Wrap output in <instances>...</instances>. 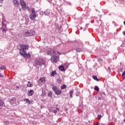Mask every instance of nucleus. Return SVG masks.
I'll list each match as a JSON object with an SVG mask.
<instances>
[{
    "label": "nucleus",
    "instance_id": "nucleus-9",
    "mask_svg": "<svg viewBox=\"0 0 125 125\" xmlns=\"http://www.w3.org/2000/svg\"><path fill=\"white\" fill-rule=\"evenodd\" d=\"M47 55H56L57 54V52L55 51V50L51 49L50 51H48L47 52Z\"/></svg>",
    "mask_w": 125,
    "mask_h": 125
},
{
    "label": "nucleus",
    "instance_id": "nucleus-21",
    "mask_svg": "<svg viewBox=\"0 0 125 125\" xmlns=\"http://www.w3.org/2000/svg\"><path fill=\"white\" fill-rule=\"evenodd\" d=\"M76 51H77V52H81V51H83V49L78 48L76 49Z\"/></svg>",
    "mask_w": 125,
    "mask_h": 125
},
{
    "label": "nucleus",
    "instance_id": "nucleus-7",
    "mask_svg": "<svg viewBox=\"0 0 125 125\" xmlns=\"http://www.w3.org/2000/svg\"><path fill=\"white\" fill-rule=\"evenodd\" d=\"M20 2L21 6L22 9H23V10H26L27 8V5H26L25 1H24V0H20Z\"/></svg>",
    "mask_w": 125,
    "mask_h": 125
},
{
    "label": "nucleus",
    "instance_id": "nucleus-31",
    "mask_svg": "<svg viewBox=\"0 0 125 125\" xmlns=\"http://www.w3.org/2000/svg\"><path fill=\"white\" fill-rule=\"evenodd\" d=\"M29 99H23V101H25V102H26V103H29Z\"/></svg>",
    "mask_w": 125,
    "mask_h": 125
},
{
    "label": "nucleus",
    "instance_id": "nucleus-19",
    "mask_svg": "<svg viewBox=\"0 0 125 125\" xmlns=\"http://www.w3.org/2000/svg\"><path fill=\"white\" fill-rule=\"evenodd\" d=\"M2 25L4 27H6V21H2Z\"/></svg>",
    "mask_w": 125,
    "mask_h": 125
},
{
    "label": "nucleus",
    "instance_id": "nucleus-42",
    "mask_svg": "<svg viewBox=\"0 0 125 125\" xmlns=\"http://www.w3.org/2000/svg\"><path fill=\"white\" fill-rule=\"evenodd\" d=\"M57 53H58V54L61 55V54L59 52H57Z\"/></svg>",
    "mask_w": 125,
    "mask_h": 125
},
{
    "label": "nucleus",
    "instance_id": "nucleus-12",
    "mask_svg": "<svg viewBox=\"0 0 125 125\" xmlns=\"http://www.w3.org/2000/svg\"><path fill=\"white\" fill-rule=\"evenodd\" d=\"M16 102V100L15 99V98H13L10 100V103L11 104H15V103Z\"/></svg>",
    "mask_w": 125,
    "mask_h": 125
},
{
    "label": "nucleus",
    "instance_id": "nucleus-22",
    "mask_svg": "<svg viewBox=\"0 0 125 125\" xmlns=\"http://www.w3.org/2000/svg\"><path fill=\"white\" fill-rule=\"evenodd\" d=\"M59 69L60 71H64V66L61 65L59 66Z\"/></svg>",
    "mask_w": 125,
    "mask_h": 125
},
{
    "label": "nucleus",
    "instance_id": "nucleus-46",
    "mask_svg": "<svg viewBox=\"0 0 125 125\" xmlns=\"http://www.w3.org/2000/svg\"><path fill=\"white\" fill-rule=\"evenodd\" d=\"M124 122H125V119L124 120Z\"/></svg>",
    "mask_w": 125,
    "mask_h": 125
},
{
    "label": "nucleus",
    "instance_id": "nucleus-23",
    "mask_svg": "<svg viewBox=\"0 0 125 125\" xmlns=\"http://www.w3.org/2000/svg\"><path fill=\"white\" fill-rule=\"evenodd\" d=\"M57 82L58 83H61L62 82V80H61V79L60 78H59L57 79Z\"/></svg>",
    "mask_w": 125,
    "mask_h": 125
},
{
    "label": "nucleus",
    "instance_id": "nucleus-17",
    "mask_svg": "<svg viewBox=\"0 0 125 125\" xmlns=\"http://www.w3.org/2000/svg\"><path fill=\"white\" fill-rule=\"evenodd\" d=\"M49 14H50L49 10H46L44 13V15H46V16H48V15H49Z\"/></svg>",
    "mask_w": 125,
    "mask_h": 125
},
{
    "label": "nucleus",
    "instance_id": "nucleus-25",
    "mask_svg": "<svg viewBox=\"0 0 125 125\" xmlns=\"http://www.w3.org/2000/svg\"><path fill=\"white\" fill-rule=\"evenodd\" d=\"M48 96H49V97H52V93H51V92H49L48 93Z\"/></svg>",
    "mask_w": 125,
    "mask_h": 125
},
{
    "label": "nucleus",
    "instance_id": "nucleus-38",
    "mask_svg": "<svg viewBox=\"0 0 125 125\" xmlns=\"http://www.w3.org/2000/svg\"><path fill=\"white\" fill-rule=\"evenodd\" d=\"M3 32H5L6 30H5V28H3Z\"/></svg>",
    "mask_w": 125,
    "mask_h": 125
},
{
    "label": "nucleus",
    "instance_id": "nucleus-32",
    "mask_svg": "<svg viewBox=\"0 0 125 125\" xmlns=\"http://www.w3.org/2000/svg\"><path fill=\"white\" fill-rule=\"evenodd\" d=\"M102 118V116L101 115H98V120H101Z\"/></svg>",
    "mask_w": 125,
    "mask_h": 125
},
{
    "label": "nucleus",
    "instance_id": "nucleus-34",
    "mask_svg": "<svg viewBox=\"0 0 125 125\" xmlns=\"http://www.w3.org/2000/svg\"><path fill=\"white\" fill-rule=\"evenodd\" d=\"M107 71L108 72H111V68L110 67H108Z\"/></svg>",
    "mask_w": 125,
    "mask_h": 125
},
{
    "label": "nucleus",
    "instance_id": "nucleus-39",
    "mask_svg": "<svg viewBox=\"0 0 125 125\" xmlns=\"http://www.w3.org/2000/svg\"><path fill=\"white\" fill-rule=\"evenodd\" d=\"M100 123L99 122H97L96 125H100Z\"/></svg>",
    "mask_w": 125,
    "mask_h": 125
},
{
    "label": "nucleus",
    "instance_id": "nucleus-35",
    "mask_svg": "<svg viewBox=\"0 0 125 125\" xmlns=\"http://www.w3.org/2000/svg\"><path fill=\"white\" fill-rule=\"evenodd\" d=\"M76 95V96H79V95H80V93H79V92H77Z\"/></svg>",
    "mask_w": 125,
    "mask_h": 125
},
{
    "label": "nucleus",
    "instance_id": "nucleus-27",
    "mask_svg": "<svg viewBox=\"0 0 125 125\" xmlns=\"http://www.w3.org/2000/svg\"><path fill=\"white\" fill-rule=\"evenodd\" d=\"M94 89H95V90H96L97 91H99V88L97 86L95 87Z\"/></svg>",
    "mask_w": 125,
    "mask_h": 125
},
{
    "label": "nucleus",
    "instance_id": "nucleus-8",
    "mask_svg": "<svg viewBox=\"0 0 125 125\" xmlns=\"http://www.w3.org/2000/svg\"><path fill=\"white\" fill-rule=\"evenodd\" d=\"M51 60L53 62L57 63L59 61V57L53 56L51 58Z\"/></svg>",
    "mask_w": 125,
    "mask_h": 125
},
{
    "label": "nucleus",
    "instance_id": "nucleus-16",
    "mask_svg": "<svg viewBox=\"0 0 125 125\" xmlns=\"http://www.w3.org/2000/svg\"><path fill=\"white\" fill-rule=\"evenodd\" d=\"M73 93H74V91L73 90H70L69 92V96L70 98H72V97H73Z\"/></svg>",
    "mask_w": 125,
    "mask_h": 125
},
{
    "label": "nucleus",
    "instance_id": "nucleus-6",
    "mask_svg": "<svg viewBox=\"0 0 125 125\" xmlns=\"http://www.w3.org/2000/svg\"><path fill=\"white\" fill-rule=\"evenodd\" d=\"M44 83H45V78L41 77L38 80V85L41 86L42 85V84H44Z\"/></svg>",
    "mask_w": 125,
    "mask_h": 125
},
{
    "label": "nucleus",
    "instance_id": "nucleus-40",
    "mask_svg": "<svg viewBox=\"0 0 125 125\" xmlns=\"http://www.w3.org/2000/svg\"><path fill=\"white\" fill-rule=\"evenodd\" d=\"M2 77H3V76L1 75V74H0V78H2Z\"/></svg>",
    "mask_w": 125,
    "mask_h": 125
},
{
    "label": "nucleus",
    "instance_id": "nucleus-44",
    "mask_svg": "<svg viewBox=\"0 0 125 125\" xmlns=\"http://www.w3.org/2000/svg\"><path fill=\"white\" fill-rule=\"evenodd\" d=\"M124 24H125V22L124 21Z\"/></svg>",
    "mask_w": 125,
    "mask_h": 125
},
{
    "label": "nucleus",
    "instance_id": "nucleus-36",
    "mask_svg": "<svg viewBox=\"0 0 125 125\" xmlns=\"http://www.w3.org/2000/svg\"><path fill=\"white\" fill-rule=\"evenodd\" d=\"M3 2V0H0V3L1 4Z\"/></svg>",
    "mask_w": 125,
    "mask_h": 125
},
{
    "label": "nucleus",
    "instance_id": "nucleus-41",
    "mask_svg": "<svg viewBox=\"0 0 125 125\" xmlns=\"http://www.w3.org/2000/svg\"><path fill=\"white\" fill-rule=\"evenodd\" d=\"M123 33V35H124V36H125V31H124Z\"/></svg>",
    "mask_w": 125,
    "mask_h": 125
},
{
    "label": "nucleus",
    "instance_id": "nucleus-29",
    "mask_svg": "<svg viewBox=\"0 0 125 125\" xmlns=\"http://www.w3.org/2000/svg\"><path fill=\"white\" fill-rule=\"evenodd\" d=\"M57 111H59L58 108H56L55 109L53 110L54 113H57Z\"/></svg>",
    "mask_w": 125,
    "mask_h": 125
},
{
    "label": "nucleus",
    "instance_id": "nucleus-37",
    "mask_svg": "<svg viewBox=\"0 0 125 125\" xmlns=\"http://www.w3.org/2000/svg\"><path fill=\"white\" fill-rule=\"evenodd\" d=\"M41 15H42L43 14V12H40Z\"/></svg>",
    "mask_w": 125,
    "mask_h": 125
},
{
    "label": "nucleus",
    "instance_id": "nucleus-15",
    "mask_svg": "<svg viewBox=\"0 0 125 125\" xmlns=\"http://www.w3.org/2000/svg\"><path fill=\"white\" fill-rule=\"evenodd\" d=\"M42 96H45L46 95V92H45V90L42 89Z\"/></svg>",
    "mask_w": 125,
    "mask_h": 125
},
{
    "label": "nucleus",
    "instance_id": "nucleus-45",
    "mask_svg": "<svg viewBox=\"0 0 125 125\" xmlns=\"http://www.w3.org/2000/svg\"><path fill=\"white\" fill-rule=\"evenodd\" d=\"M0 6H1V5H0Z\"/></svg>",
    "mask_w": 125,
    "mask_h": 125
},
{
    "label": "nucleus",
    "instance_id": "nucleus-26",
    "mask_svg": "<svg viewBox=\"0 0 125 125\" xmlns=\"http://www.w3.org/2000/svg\"><path fill=\"white\" fill-rule=\"evenodd\" d=\"M66 88V85L63 84L61 86V89H65Z\"/></svg>",
    "mask_w": 125,
    "mask_h": 125
},
{
    "label": "nucleus",
    "instance_id": "nucleus-2",
    "mask_svg": "<svg viewBox=\"0 0 125 125\" xmlns=\"http://www.w3.org/2000/svg\"><path fill=\"white\" fill-rule=\"evenodd\" d=\"M38 65L40 66H42V65H45V61L42 58L37 57L34 63V65L38 66Z\"/></svg>",
    "mask_w": 125,
    "mask_h": 125
},
{
    "label": "nucleus",
    "instance_id": "nucleus-10",
    "mask_svg": "<svg viewBox=\"0 0 125 125\" xmlns=\"http://www.w3.org/2000/svg\"><path fill=\"white\" fill-rule=\"evenodd\" d=\"M27 94L29 96H32L34 94V90H30L28 91Z\"/></svg>",
    "mask_w": 125,
    "mask_h": 125
},
{
    "label": "nucleus",
    "instance_id": "nucleus-30",
    "mask_svg": "<svg viewBox=\"0 0 125 125\" xmlns=\"http://www.w3.org/2000/svg\"><path fill=\"white\" fill-rule=\"evenodd\" d=\"M0 69H2V70H4V69H6V67L5 65H2L1 66Z\"/></svg>",
    "mask_w": 125,
    "mask_h": 125
},
{
    "label": "nucleus",
    "instance_id": "nucleus-1",
    "mask_svg": "<svg viewBox=\"0 0 125 125\" xmlns=\"http://www.w3.org/2000/svg\"><path fill=\"white\" fill-rule=\"evenodd\" d=\"M35 35L36 32L34 29L25 30L22 32V36L23 37H32V36H35Z\"/></svg>",
    "mask_w": 125,
    "mask_h": 125
},
{
    "label": "nucleus",
    "instance_id": "nucleus-43",
    "mask_svg": "<svg viewBox=\"0 0 125 125\" xmlns=\"http://www.w3.org/2000/svg\"><path fill=\"white\" fill-rule=\"evenodd\" d=\"M51 38H54V37H53V36H52V37H51Z\"/></svg>",
    "mask_w": 125,
    "mask_h": 125
},
{
    "label": "nucleus",
    "instance_id": "nucleus-20",
    "mask_svg": "<svg viewBox=\"0 0 125 125\" xmlns=\"http://www.w3.org/2000/svg\"><path fill=\"white\" fill-rule=\"evenodd\" d=\"M93 79L95 80V81H97V82H99V79L97 78V77H96V76H93Z\"/></svg>",
    "mask_w": 125,
    "mask_h": 125
},
{
    "label": "nucleus",
    "instance_id": "nucleus-5",
    "mask_svg": "<svg viewBox=\"0 0 125 125\" xmlns=\"http://www.w3.org/2000/svg\"><path fill=\"white\" fill-rule=\"evenodd\" d=\"M30 19L31 20H35L37 15H36V11H35V8H33L31 11V14L30 15Z\"/></svg>",
    "mask_w": 125,
    "mask_h": 125
},
{
    "label": "nucleus",
    "instance_id": "nucleus-18",
    "mask_svg": "<svg viewBox=\"0 0 125 125\" xmlns=\"http://www.w3.org/2000/svg\"><path fill=\"white\" fill-rule=\"evenodd\" d=\"M27 86L28 87H32V86H33V83L30 82H28L27 83Z\"/></svg>",
    "mask_w": 125,
    "mask_h": 125
},
{
    "label": "nucleus",
    "instance_id": "nucleus-13",
    "mask_svg": "<svg viewBox=\"0 0 125 125\" xmlns=\"http://www.w3.org/2000/svg\"><path fill=\"white\" fill-rule=\"evenodd\" d=\"M13 4L15 6H18L19 5V2L17 0H14Z\"/></svg>",
    "mask_w": 125,
    "mask_h": 125
},
{
    "label": "nucleus",
    "instance_id": "nucleus-28",
    "mask_svg": "<svg viewBox=\"0 0 125 125\" xmlns=\"http://www.w3.org/2000/svg\"><path fill=\"white\" fill-rule=\"evenodd\" d=\"M34 103V101L33 100H29L28 101V104H33Z\"/></svg>",
    "mask_w": 125,
    "mask_h": 125
},
{
    "label": "nucleus",
    "instance_id": "nucleus-11",
    "mask_svg": "<svg viewBox=\"0 0 125 125\" xmlns=\"http://www.w3.org/2000/svg\"><path fill=\"white\" fill-rule=\"evenodd\" d=\"M22 55V56H24V57L25 58H30V57H31V54H30V53H25V54L24 55Z\"/></svg>",
    "mask_w": 125,
    "mask_h": 125
},
{
    "label": "nucleus",
    "instance_id": "nucleus-4",
    "mask_svg": "<svg viewBox=\"0 0 125 125\" xmlns=\"http://www.w3.org/2000/svg\"><path fill=\"white\" fill-rule=\"evenodd\" d=\"M52 89L54 91V93L55 94L57 95H61V93H62V92L61 91V90H59L57 86L54 85H52Z\"/></svg>",
    "mask_w": 125,
    "mask_h": 125
},
{
    "label": "nucleus",
    "instance_id": "nucleus-33",
    "mask_svg": "<svg viewBox=\"0 0 125 125\" xmlns=\"http://www.w3.org/2000/svg\"><path fill=\"white\" fill-rule=\"evenodd\" d=\"M3 105V102L2 101H0V107H1Z\"/></svg>",
    "mask_w": 125,
    "mask_h": 125
},
{
    "label": "nucleus",
    "instance_id": "nucleus-3",
    "mask_svg": "<svg viewBox=\"0 0 125 125\" xmlns=\"http://www.w3.org/2000/svg\"><path fill=\"white\" fill-rule=\"evenodd\" d=\"M29 47L27 45L23 44L21 45V49L20 50V54L21 55H24L26 53V50L28 49Z\"/></svg>",
    "mask_w": 125,
    "mask_h": 125
},
{
    "label": "nucleus",
    "instance_id": "nucleus-14",
    "mask_svg": "<svg viewBox=\"0 0 125 125\" xmlns=\"http://www.w3.org/2000/svg\"><path fill=\"white\" fill-rule=\"evenodd\" d=\"M51 77H54L56 75V70H54L50 73Z\"/></svg>",
    "mask_w": 125,
    "mask_h": 125
},
{
    "label": "nucleus",
    "instance_id": "nucleus-24",
    "mask_svg": "<svg viewBox=\"0 0 125 125\" xmlns=\"http://www.w3.org/2000/svg\"><path fill=\"white\" fill-rule=\"evenodd\" d=\"M122 76L123 79H125V71L123 72Z\"/></svg>",
    "mask_w": 125,
    "mask_h": 125
}]
</instances>
